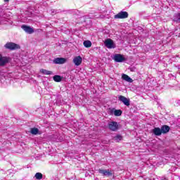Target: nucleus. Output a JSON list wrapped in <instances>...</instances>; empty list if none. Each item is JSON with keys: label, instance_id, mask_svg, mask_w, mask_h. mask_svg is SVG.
<instances>
[{"label": "nucleus", "instance_id": "f257e3e1", "mask_svg": "<svg viewBox=\"0 0 180 180\" xmlns=\"http://www.w3.org/2000/svg\"><path fill=\"white\" fill-rule=\"evenodd\" d=\"M108 129L111 130V131H117V130H119V124L115 121L109 122Z\"/></svg>", "mask_w": 180, "mask_h": 180}, {"label": "nucleus", "instance_id": "f03ea898", "mask_svg": "<svg viewBox=\"0 0 180 180\" xmlns=\"http://www.w3.org/2000/svg\"><path fill=\"white\" fill-rule=\"evenodd\" d=\"M4 47L6 49H8V50H16L18 49H20V46L18 44H15L13 42L6 43L4 45Z\"/></svg>", "mask_w": 180, "mask_h": 180}, {"label": "nucleus", "instance_id": "7ed1b4c3", "mask_svg": "<svg viewBox=\"0 0 180 180\" xmlns=\"http://www.w3.org/2000/svg\"><path fill=\"white\" fill-rule=\"evenodd\" d=\"M98 172L103 176H112L113 175V170L110 169H99Z\"/></svg>", "mask_w": 180, "mask_h": 180}, {"label": "nucleus", "instance_id": "20e7f679", "mask_svg": "<svg viewBox=\"0 0 180 180\" xmlns=\"http://www.w3.org/2000/svg\"><path fill=\"white\" fill-rule=\"evenodd\" d=\"M115 19H127L129 18V13L126 11H120L114 16Z\"/></svg>", "mask_w": 180, "mask_h": 180}, {"label": "nucleus", "instance_id": "39448f33", "mask_svg": "<svg viewBox=\"0 0 180 180\" xmlns=\"http://www.w3.org/2000/svg\"><path fill=\"white\" fill-rule=\"evenodd\" d=\"M104 44L107 49H116V44H115V42H113V40L110 39H107L104 41Z\"/></svg>", "mask_w": 180, "mask_h": 180}, {"label": "nucleus", "instance_id": "423d86ee", "mask_svg": "<svg viewBox=\"0 0 180 180\" xmlns=\"http://www.w3.org/2000/svg\"><path fill=\"white\" fill-rule=\"evenodd\" d=\"M113 60L116 63H123V61H126V58H124V56L119 53H116L115 55H114Z\"/></svg>", "mask_w": 180, "mask_h": 180}, {"label": "nucleus", "instance_id": "0eeeda50", "mask_svg": "<svg viewBox=\"0 0 180 180\" xmlns=\"http://www.w3.org/2000/svg\"><path fill=\"white\" fill-rule=\"evenodd\" d=\"M118 99L119 101H120V102H122V103H124V105L125 106H130V99L126 98L124 96H118Z\"/></svg>", "mask_w": 180, "mask_h": 180}, {"label": "nucleus", "instance_id": "6e6552de", "mask_svg": "<svg viewBox=\"0 0 180 180\" xmlns=\"http://www.w3.org/2000/svg\"><path fill=\"white\" fill-rule=\"evenodd\" d=\"M21 28L25 33H28V34H32V33H34V30H33V28L30 27V26L23 25L21 26Z\"/></svg>", "mask_w": 180, "mask_h": 180}, {"label": "nucleus", "instance_id": "1a4fd4ad", "mask_svg": "<svg viewBox=\"0 0 180 180\" xmlns=\"http://www.w3.org/2000/svg\"><path fill=\"white\" fill-rule=\"evenodd\" d=\"M73 63L77 67L81 65V64H82V57H81L79 56L75 57L73 58Z\"/></svg>", "mask_w": 180, "mask_h": 180}, {"label": "nucleus", "instance_id": "9d476101", "mask_svg": "<svg viewBox=\"0 0 180 180\" xmlns=\"http://www.w3.org/2000/svg\"><path fill=\"white\" fill-rule=\"evenodd\" d=\"M66 62L67 59L64 58H56L53 60V64H65Z\"/></svg>", "mask_w": 180, "mask_h": 180}, {"label": "nucleus", "instance_id": "9b49d317", "mask_svg": "<svg viewBox=\"0 0 180 180\" xmlns=\"http://www.w3.org/2000/svg\"><path fill=\"white\" fill-rule=\"evenodd\" d=\"M11 60V58L8 57H3L0 58V65H5V64H8L9 61Z\"/></svg>", "mask_w": 180, "mask_h": 180}, {"label": "nucleus", "instance_id": "f8f14e48", "mask_svg": "<svg viewBox=\"0 0 180 180\" xmlns=\"http://www.w3.org/2000/svg\"><path fill=\"white\" fill-rule=\"evenodd\" d=\"M153 133L155 136H161L162 134V129L160 127H155L153 129Z\"/></svg>", "mask_w": 180, "mask_h": 180}, {"label": "nucleus", "instance_id": "ddd939ff", "mask_svg": "<svg viewBox=\"0 0 180 180\" xmlns=\"http://www.w3.org/2000/svg\"><path fill=\"white\" fill-rule=\"evenodd\" d=\"M160 129L162 130V134H167V133H168V131H169L171 128H169V126H168V125H163L161 127Z\"/></svg>", "mask_w": 180, "mask_h": 180}, {"label": "nucleus", "instance_id": "4468645a", "mask_svg": "<svg viewBox=\"0 0 180 180\" xmlns=\"http://www.w3.org/2000/svg\"><path fill=\"white\" fill-rule=\"evenodd\" d=\"M30 133H31V134H33L34 136H36L37 134H41V132L39 130V129H37L36 127L31 128Z\"/></svg>", "mask_w": 180, "mask_h": 180}, {"label": "nucleus", "instance_id": "2eb2a0df", "mask_svg": "<svg viewBox=\"0 0 180 180\" xmlns=\"http://www.w3.org/2000/svg\"><path fill=\"white\" fill-rule=\"evenodd\" d=\"M122 79H124V81H126L127 82H133V79L126 74H122Z\"/></svg>", "mask_w": 180, "mask_h": 180}, {"label": "nucleus", "instance_id": "dca6fc26", "mask_svg": "<svg viewBox=\"0 0 180 180\" xmlns=\"http://www.w3.org/2000/svg\"><path fill=\"white\" fill-rule=\"evenodd\" d=\"M40 72H41V74H44V75H53L52 71L47 70L45 69H41Z\"/></svg>", "mask_w": 180, "mask_h": 180}, {"label": "nucleus", "instance_id": "f3484780", "mask_svg": "<svg viewBox=\"0 0 180 180\" xmlns=\"http://www.w3.org/2000/svg\"><path fill=\"white\" fill-rule=\"evenodd\" d=\"M173 20L176 22V23H180V13L174 14Z\"/></svg>", "mask_w": 180, "mask_h": 180}, {"label": "nucleus", "instance_id": "a211bd4d", "mask_svg": "<svg viewBox=\"0 0 180 180\" xmlns=\"http://www.w3.org/2000/svg\"><path fill=\"white\" fill-rule=\"evenodd\" d=\"M122 139H123V136H122V135L120 134H117L113 138L114 141H116V143H119V141H121V140Z\"/></svg>", "mask_w": 180, "mask_h": 180}, {"label": "nucleus", "instance_id": "6ab92c4d", "mask_svg": "<svg viewBox=\"0 0 180 180\" xmlns=\"http://www.w3.org/2000/svg\"><path fill=\"white\" fill-rule=\"evenodd\" d=\"M83 45L84 46V47H86V49H89V47H91L92 46V42H91V41L89 40H86L84 41L83 42Z\"/></svg>", "mask_w": 180, "mask_h": 180}, {"label": "nucleus", "instance_id": "aec40b11", "mask_svg": "<svg viewBox=\"0 0 180 180\" xmlns=\"http://www.w3.org/2000/svg\"><path fill=\"white\" fill-rule=\"evenodd\" d=\"M53 78L55 82H61V81H63V77H61L60 75H55Z\"/></svg>", "mask_w": 180, "mask_h": 180}, {"label": "nucleus", "instance_id": "412c9836", "mask_svg": "<svg viewBox=\"0 0 180 180\" xmlns=\"http://www.w3.org/2000/svg\"><path fill=\"white\" fill-rule=\"evenodd\" d=\"M122 110H115L114 115L115 116H122Z\"/></svg>", "mask_w": 180, "mask_h": 180}, {"label": "nucleus", "instance_id": "4be33fe9", "mask_svg": "<svg viewBox=\"0 0 180 180\" xmlns=\"http://www.w3.org/2000/svg\"><path fill=\"white\" fill-rule=\"evenodd\" d=\"M36 179H43V174L40 172L36 173L35 174Z\"/></svg>", "mask_w": 180, "mask_h": 180}, {"label": "nucleus", "instance_id": "5701e85b", "mask_svg": "<svg viewBox=\"0 0 180 180\" xmlns=\"http://www.w3.org/2000/svg\"><path fill=\"white\" fill-rule=\"evenodd\" d=\"M174 33H175L176 36H177L178 37H180V30L179 29L176 28Z\"/></svg>", "mask_w": 180, "mask_h": 180}, {"label": "nucleus", "instance_id": "b1692460", "mask_svg": "<svg viewBox=\"0 0 180 180\" xmlns=\"http://www.w3.org/2000/svg\"><path fill=\"white\" fill-rule=\"evenodd\" d=\"M51 11L52 15H54V14L57 13V11L56 10L51 9Z\"/></svg>", "mask_w": 180, "mask_h": 180}, {"label": "nucleus", "instance_id": "393cba45", "mask_svg": "<svg viewBox=\"0 0 180 180\" xmlns=\"http://www.w3.org/2000/svg\"><path fill=\"white\" fill-rule=\"evenodd\" d=\"M135 70H136V69H135L134 68H130V71H131V72L135 71Z\"/></svg>", "mask_w": 180, "mask_h": 180}, {"label": "nucleus", "instance_id": "a878e982", "mask_svg": "<svg viewBox=\"0 0 180 180\" xmlns=\"http://www.w3.org/2000/svg\"><path fill=\"white\" fill-rule=\"evenodd\" d=\"M4 2H9V0H4Z\"/></svg>", "mask_w": 180, "mask_h": 180}, {"label": "nucleus", "instance_id": "bb28decb", "mask_svg": "<svg viewBox=\"0 0 180 180\" xmlns=\"http://www.w3.org/2000/svg\"><path fill=\"white\" fill-rule=\"evenodd\" d=\"M2 22V18L0 17V23Z\"/></svg>", "mask_w": 180, "mask_h": 180}, {"label": "nucleus", "instance_id": "cd10ccee", "mask_svg": "<svg viewBox=\"0 0 180 180\" xmlns=\"http://www.w3.org/2000/svg\"><path fill=\"white\" fill-rule=\"evenodd\" d=\"M163 180H167V179H164Z\"/></svg>", "mask_w": 180, "mask_h": 180}]
</instances>
